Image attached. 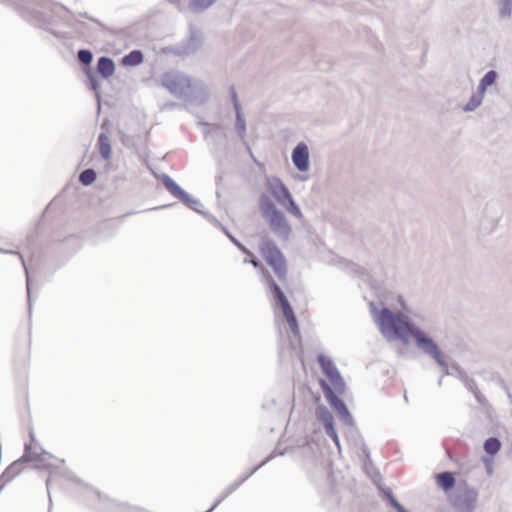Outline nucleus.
<instances>
[{"label": "nucleus", "instance_id": "nucleus-1", "mask_svg": "<svg viewBox=\"0 0 512 512\" xmlns=\"http://www.w3.org/2000/svg\"><path fill=\"white\" fill-rule=\"evenodd\" d=\"M398 302L403 311L393 312L388 307H383L379 312L375 313L374 319L381 334L388 341L401 340L405 345L409 344L410 338H413L418 349L434 359L445 370V373L448 374L447 363L442 356L438 344L415 325L410 315L416 317V314L406 308L402 296H399Z\"/></svg>", "mask_w": 512, "mask_h": 512}, {"label": "nucleus", "instance_id": "nucleus-2", "mask_svg": "<svg viewBox=\"0 0 512 512\" xmlns=\"http://www.w3.org/2000/svg\"><path fill=\"white\" fill-rule=\"evenodd\" d=\"M160 83L175 97L193 104L201 105L209 98V90L204 83L195 81L179 71L163 73Z\"/></svg>", "mask_w": 512, "mask_h": 512}, {"label": "nucleus", "instance_id": "nucleus-3", "mask_svg": "<svg viewBox=\"0 0 512 512\" xmlns=\"http://www.w3.org/2000/svg\"><path fill=\"white\" fill-rule=\"evenodd\" d=\"M259 209L274 235L283 241L289 240L292 233L291 225L283 212L264 193L259 196Z\"/></svg>", "mask_w": 512, "mask_h": 512}, {"label": "nucleus", "instance_id": "nucleus-4", "mask_svg": "<svg viewBox=\"0 0 512 512\" xmlns=\"http://www.w3.org/2000/svg\"><path fill=\"white\" fill-rule=\"evenodd\" d=\"M320 386L326 401L335 410L343 424L349 427L354 426L355 422L347 404L339 397L341 394L324 380L321 381Z\"/></svg>", "mask_w": 512, "mask_h": 512}, {"label": "nucleus", "instance_id": "nucleus-5", "mask_svg": "<svg viewBox=\"0 0 512 512\" xmlns=\"http://www.w3.org/2000/svg\"><path fill=\"white\" fill-rule=\"evenodd\" d=\"M45 455L51 456L46 451H43L41 454L33 453L31 443H26L24 446L23 455L12 464H10L3 472L1 480H3L4 486L21 473V467L24 463L32 461L43 462Z\"/></svg>", "mask_w": 512, "mask_h": 512}, {"label": "nucleus", "instance_id": "nucleus-6", "mask_svg": "<svg viewBox=\"0 0 512 512\" xmlns=\"http://www.w3.org/2000/svg\"><path fill=\"white\" fill-rule=\"evenodd\" d=\"M161 181L167 191L175 198L179 199L184 205L198 214L204 213L203 205L199 199L193 198L188 192L182 189L168 174L161 175Z\"/></svg>", "mask_w": 512, "mask_h": 512}, {"label": "nucleus", "instance_id": "nucleus-7", "mask_svg": "<svg viewBox=\"0 0 512 512\" xmlns=\"http://www.w3.org/2000/svg\"><path fill=\"white\" fill-rule=\"evenodd\" d=\"M317 362L322 373L329 379L331 387L336 389L338 393L343 394L346 389V383L332 358L325 354H318Z\"/></svg>", "mask_w": 512, "mask_h": 512}, {"label": "nucleus", "instance_id": "nucleus-8", "mask_svg": "<svg viewBox=\"0 0 512 512\" xmlns=\"http://www.w3.org/2000/svg\"><path fill=\"white\" fill-rule=\"evenodd\" d=\"M263 281L267 291L272 297V304L275 310L278 308L281 309L282 315H284V313L286 312L293 310V307L290 301L288 300L287 296L285 295L284 291L276 283V281L268 271H266V273H263Z\"/></svg>", "mask_w": 512, "mask_h": 512}, {"label": "nucleus", "instance_id": "nucleus-9", "mask_svg": "<svg viewBox=\"0 0 512 512\" xmlns=\"http://www.w3.org/2000/svg\"><path fill=\"white\" fill-rule=\"evenodd\" d=\"M477 499L478 491L465 485L462 490L457 491L452 504L456 512H474Z\"/></svg>", "mask_w": 512, "mask_h": 512}, {"label": "nucleus", "instance_id": "nucleus-10", "mask_svg": "<svg viewBox=\"0 0 512 512\" xmlns=\"http://www.w3.org/2000/svg\"><path fill=\"white\" fill-rule=\"evenodd\" d=\"M267 190L281 206L293 197L288 187L278 177L267 179Z\"/></svg>", "mask_w": 512, "mask_h": 512}, {"label": "nucleus", "instance_id": "nucleus-11", "mask_svg": "<svg viewBox=\"0 0 512 512\" xmlns=\"http://www.w3.org/2000/svg\"><path fill=\"white\" fill-rule=\"evenodd\" d=\"M291 159L298 171H308L310 168V154L307 144L299 142L292 150Z\"/></svg>", "mask_w": 512, "mask_h": 512}, {"label": "nucleus", "instance_id": "nucleus-12", "mask_svg": "<svg viewBox=\"0 0 512 512\" xmlns=\"http://www.w3.org/2000/svg\"><path fill=\"white\" fill-rule=\"evenodd\" d=\"M83 488L85 489V493L94 495L99 502L98 509L103 512H113L114 508H120L124 509L125 505L122 503H119L113 499H110L108 496L103 495L100 491L95 490L91 487H88L87 485H83Z\"/></svg>", "mask_w": 512, "mask_h": 512}, {"label": "nucleus", "instance_id": "nucleus-13", "mask_svg": "<svg viewBox=\"0 0 512 512\" xmlns=\"http://www.w3.org/2000/svg\"><path fill=\"white\" fill-rule=\"evenodd\" d=\"M259 248L266 262H270V260L278 258L283 254L275 241L269 238H263L260 242Z\"/></svg>", "mask_w": 512, "mask_h": 512}, {"label": "nucleus", "instance_id": "nucleus-14", "mask_svg": "<svg viewBox=\"0 0 512 512\" xmlns=\"http://www.w3.org/2000/svg\"><path fill=\"white\" fill-rule=\"evenodd\" d=\"M97 72L107 79L115 72V63L112 58L108 56H101L97 60Z\"/></svg>", "mask_w": 512, "mask_h": 512}, {"label": "nucleus", "instance_id": "nucleus-15", "mask_svg": "<svg viewBox=\"0 0 512 512\" xmlns=\"http://www.w3.org/2000/svg\"><path fill=\"white\" fill-rule=\"evenodd\" d=\"M316 418L322 422L324 430L334 427V417L331 411L323 404H319L315 408Z\"/></svg>", "mask_w": 512, "mask_h": 512}, {"label": "nucleus", "instance_id": "nucleus-16", "mask_svg": "<svg viewBox=\"0 0 512 512\" xmlns=\"http://www.w3.org/2000/svg\"><path fill=\"white\" fill-rule=\"evenodd\" d=\"M0 252L5 253V254L18 255L21 260V263L26 272V290H27V296H28V312H29V316H31V314H32L31 279L29 276L28 268L26 266L24 257L22 256V254H20L19 252L15 251V250H7V249L0 248Z\"/></svg>", "mask_w": 512, "mask_h": 512}, {"label": "nucleus", "instance_id": "nucleus-17", "mask_svg": "<svg viewBox=\"0 0 512 512\" xmlns=\"http://www.w3.org/2000/svg\"><path fill=\"white\" fill-rule=\"evenodd\" d=\"M275 272L277 278L280 281H285L287 278V265L284 255L282 254L278 258H274L270 260V262H266Z\"/></svg>", "mask_w": 512, "mask_h": 512}, {"label": "nucleus", "instance_id": "nucleus-18", "mask_svg": "<svg viewBox=\"0 0 512 512\" xmlns=\"http://www.w3.org/2000/svg\"><path fill=\"white\" fill-rule=\"evenodd\" d=\"M97 148L103 160L111 157V141L106 133H100L97 140Z\"/></svg>", "mask_w": 512, "mask_h": 512}, {"label": "nucleus", "instance_id": "nucleus-19", "mask_svg": "<svg viewBox=\"0 0 512 512\" xmlns=\"http://www.w3.org/2000/svg\"><path fill=\"white\" fill-rule=\"evenodd\" d=\"M455 476L450 471H444L437 475V485L445 492L451 490L455 486Z\"/></svg>", "mask_w": 512, "mask_h": 512}, {"label": "nucleus", "instance_id": "nucleus-20", "mask_svg": "<svg viewBox=\"0 0 512 512\" xmlns=\"http://www.w3.org/2000/svg\"><path fill=\"white\" fill-rule=\"evenodd\" d=\"M144 60V55L141 50L134 49L124 55L121 59V62L124 66L135 67L140 65Z\"/></svg>", "mask_w": 512, "mask_h": 512}, {"label": "nucleus", "instance_id": "nucleus-21", "mask_svg": "<svg viewBox=\"0 0 512 512\" xmlns=\"http://www.w3.org/2000/svg\"><path fill=\"white\" fill-rule=\"evenodd\" d=\"M85 75L87 77V86L94 91L96 98L100 99V83L98 81V78L95 74V72L92 70L91 67L85 68Z\"/></svg>", "mask_w": 512, "mask_h": 512}, {"label": "nucleus", "instance_id": "nucleus-22", "mask_svg": "<svg viewBox=\"0 0 512 512\" xmlns=\"http://www.w3.org/2000/svg\"><path fill=\"white\" fill-rule=\"evenodd\" d=\"M483 449L486 456L494 457L501 449V442L497 437H489L484 441Z\"/></svg>", "mask_w": 512, "mask_h": 512}, {"label": "nucleus", "instance_id": "nucleus-23", "mask_svg": "<svg viewBox=\"0 0 512 512\" xmlns=\"http://www.w3.org/2000/svg\"><path fill=\"white\" fill-rule=\"evenodd\" d=\"M383 496L396 512H409L394 496L391 488L383 489Z\"/></svg>", "mask_w": 512, "mask_h": 512}, {"label": "nucleus", "instance_id": "nucleus-24", "mask_svg": "<svg viewBox=\"0 0 512 512\" xmlns=\"http://www.w3.org/2000/svg\"><path fill=\"white\" fill-rule=\"evenodd\" d=\"M202 40L197 32H192L187 45L184 47L183 53L188 55L197 51L201 46Z\"/></svg>", "mask_w": 512, "mask_h": 512}, {"label": "nucleus", "instance_id": "nucleus-25", "mask_svg": "<svg viewBox=\"0 0 512 512\" xmlns=\"http://www.w3.org/2000/svg\"><path fill=\"white\" fill-rule=\"evenodd\" d=\"M97 179V173L93 168H87L80 172L79 182L83 186L92 185Z\"/></svg>", "mask_w": 512, "mask_h": 512}, {"label": "nucleus", "instance_id": "nucleus-26", "mask_svg": "<svg viewBox=\"0 0 512 512\" xmlns=\"http://www.w3.org/2000/svg\"><path fill=\"white\" fill-rule=\"evenodd\" d=\"M217 0H190L189 7L195 13H201L211 7Z\"/></svg>", "mask_w": 512, "mask_h": 512}, {"label": "nucleus", "instance_id": "nucleus-27", "mask_svg": "<svg viewBox=\"0 0 512 512\" xmlns=\"http://www.w3.org/2000/svg\"><path fill=\"white\" fill-rule=\"evenodd\" d=\"M283 317L285 318L287 324L289 325L292 334L294 336H299L300 328L294 310L284 313Z\"/></svg>", "mask_w": 512, "mask_h": 512}, {"label": "nucleus", "instance_id": "nucleus-28", "mask_svg": "<svg viewBox=\"0 0 512 512\" xmlns=\"http://www.w3.org/2000/svg\"><path fill=\"white\" fill-rule=\"evenodd\" d=\"M236 114V121H235V130L238 134V136L241 139H244L246 136V121L242 114L241 109L235 110Z\"/></svg>", "mask_w": 512, "mask_h": 512}, {"label": "nucleus", "instance_id": "nucleus-29", "mask_svg": "<svg viewBox=\"0 0 512 512\" xmlns=\"http://www.w3.org/2000/svg\"><path fill=\"white\" fill-rule=\"evenodd\" d=\"M239 487V483L233 482L229 486H227L219 497L212 504V509H216L222 501H224L230 494H232Z\"/></svg>", "mask_w": 512, "mask_h": 512}, {"label": "nucleus", "instance_id": "nucleus-30", "mask_svg": "<svg viewBox=\"0 0 512 512\" xmlns=\"http://www.w3.org/2000/svg\"><path fill=\"white\" fill-rule=\"evenodd\" d=\"M282 207L288 213H290L291 215H293L294 217H296L298 219H301L303 217L302 211H301L300 207L297 205V203L295 202L293 197L289 201L284 203V205H282Z\"/></svg>", "mask_w": 512, "mask_h": 512}, {"label": "nucleus", "instance_id": "nucleus-31", "mask_svg": "<svg viewBox=\"0 0 512 512\" xmlns=\"http://www.w3.org/2000/svg\"><path fill=\"white\" fill-rule=\"evenodd\" d=\"M483 98L473 93L469 98L468 102L463 106L464 112H473L475 111L482 103Z\"/></svg>", "mask_w": 512, "mask_h": 512}, {"label": "nucleus", "instance_id": "nucleus-32", "mask_svg": "<svg viewBox=\"0 0 512 512\" xmlns=\"http://www.w3.org/2000/svg\"><path fill=\"white\" fill-rule=\"evenodd\" d=\"M274 456L270 455L263 461H261L257 466L253 467L249 472H247L246 475L241 477L240 479L236 480L235 483H239V486L242 485L246 480H248L252 475H254L260 468L265 466L268 462H270L273 459Z\"/></svg>", "mask_w": 512, "mask_h": 512}, {"label": "nucleus", "instance_id": "nucleus-33", "mask_svg": "<svg viewBox=\"0 0 512 512\" xmlns=\"http://www.w3.org/2000/svg\"><path fill=\"white\" fill-rule=\"evenodd\" d=\"M78 61L87 67H91L93 61V53L88 49H80L77 52Z\"/></svg>", "mask_w": 512, "mask_h": 512}, {"label": "nucleus", "instance_id": "nucleus-34", "mask_svg": "<svg viewBox=\"0 0 512 512\" xmlns=\"http://www.w3.org/2000/svg\"><path fill=\"white\" fill-rule=\"evenodd\" d=\"M512 12V0H501L499 5L500 17L506 19L510 17Z\"/></svg>", "mask_w": 512, "mask_h": 512}, {"label": "nucleus", "instance_id": "nucleus-35", "mask_svg": "<svg viewBox=\"0 0 512 512\" xmlns=\"http://www.w3.org/2000/svg\"><path fill=\"white\" fill-rule=\"evenodd\" d=\"M497 78H498L497 71L489 70L481 77V80L484 81L488 86H492L496 83Z\"/></svg>", "mask_w": 512, "mask_h": 512}, {"label": "nucleus", "instance_id": "nucleus-36", "mask_svg": "<svg viewBox=\"0 0 512 512\" xmlns=\"http://www.w3.org/2000/svg\"><path fill=\"white\" fill-rule=\"evenodd\" d=\"M325 433L328 437H330L333 441V443L336 445L337 449L339 452H341V444H340V439H339V435L336 431V428L335 426L334 427H331L329 429H326L325 430Z\"/></svg>", "mask_w": 512, "mask_h": 512}, {"label": "nucleus", "instance_id": "nucleus-37", "mask_svg": "<svg viewBox=\"0 0 512 512\" xmlns=\"http://www.w3.org/2000/svg\"><path fill=\"white\" fill-rule=\"evenodd\" d=\"M461 378L463 379L464 381V384H465V387L472 393L474 394L477 390H478V385L476 383L475 380H473L472 378H469L467 375H464L463 377L461 376Z\"/></svg>", "mask_w": 512, "mask_h": 512}, {"label": "nucleus", "instance_id": "nucleus-38", "mask_svg": "<svg viewBox=\"0 0 512 512\" xmlns=\"http://www.w3.org/2000/svg\"><path fill=\"white\" fill-rule=\"evenodd\" d=\"M230 96H231V101H232L234 110L241 109V105L239 103L237 92H236L234 85L230 86Z\"/></svg>", "mask_w": 512, "mask_h": 512}, {"label": "nucleus", "instance_id": "nucleus-39", "mask_svg": "<svg viewBox=\"0 0 512 512\" xmlns=\"http://www.w3.org/2000/svg\"><path fill=\"white\" fill-rule=\"evenodd\" d=\"M494 457L491 456H483L482 461L485 464L486 472L488 475L493 473L492 461Z\"/></svg>", "mask_w": 512, "mask_h": 512}, {"label": "nucleus", "instance_id": "nucleus-40", "mask_svg": "<svg viewBox=\"0 0 512 512\" xmlns=\"http://www.w3.org/2000/svg\"><path fill=\"white\" fill-rule=\"evenodd\" d=\"M488 85L482 81L481 79L479 80V84H478V87H477V90L474 92L476 93L477 95H479L480 97L484 98L485 96V93L488 89Z\"/></svg>", "mask_w": 512, "mask_h": 512}, {"label": "nucleus", "instance_id": "nucleus-41", "mask_svg": "<svg viewBox=\"0 0 512 512\" xmlns=\"http://www.w3.org/2000/svg\"><path fill=\"white\" fill-rule=\"evenodd\" d=\"M488 85L482 81L481 79L479 80V84H478V87H477V90L474 92L476 93L477 95H479L480 97L484 98L485 96V93L488 89Z\"/></svg>", "mask_w": 512, "mask_h": 512}, {"label": "nucleus", "instance_id": "nucleus-42", "mask_svg": "<svg viewBox=\"0 0 512 512\" xmlns=\"http://www.w3.org/2000/svg\"><path fill=\"white\" fill-rule=\"evenodd\" d=\"M201 215L206 217L211 223H213L220 229H221V226H224L222 223L219 222V220L214 215H212L211 213H209L207 211H204V213H202Z\"/></svg>", "mask_w": 512, "mask_h": 512}, {"label": "nucleus", "instance_id": "nucleus-43", "mask_svg": "<svg viewBox=\"0 0 512 512\" xmlns=\"http://www.w3.org/2000/svg\"><path fill=\"white\" fill-rule=\"evenodd\" d=\"M221 230L223 231V233L228 237V239L233 243V245L235 246V244L239 241L237 238H235L231 233L230 231L227 229V227L225 226H221Z\"/></svg>", "mask_w": 512, "mask_h": 512}, {"label": "nucleus", "instance_id": "nucleus-44", "mask_svg": "<svg viewBox=\"0 0 512 512\" xmlns=\"http://www.w3.org/2000/svg\"><path fill=\"white\" fill-rule=\"evenodd\" d=\"M235 247H237L244 254H247V255L251 254V251L246 246H244L240 241H238L235 244Z\"/></svg>", "mask_w": 512, "mask_h": 512}, {"label": "nucleus", "instance_id": "nucleus-45", "mask_svg": "<svg viewBox=\"0 0 512 512\" xmlns=\"http://www.w3.org/2000/svg\"><path fill=\"white\" fill-rule=\"evenodd\" d=\"M235 247H237L244 254H247V255L251 254V251L246 246H244L240 241H238L235 244Z\"/></svg>", "mask_w": 512, "mask_h": 512}, {"label": "nucleus", "instance_id": "nucleus-46", "mask_svg": "<svg viewBox=\"0 0 512 512\" xmlns=\"http://www.w3.org/2000/svg\"><path fill=\"white\" fill-rule=\"evenodd\" d=\"M244 263H250V264H252L255 268H258V267H260V265H261L260 261H259L257 258H255V257H253V258H251V259L245 258V259H244Z\"/></svg>", "mask_w": 512, "mask_h": 512}, {"label": "nucleus", "instance_id": "nucleus-47", "mask_svg": "<svg viewBox=\"0 0 512 512\" xmlns=\"http://www.w3.org/2000/svg\"><path fill=\"white\" fill-rule=\"evenodd\" d=\"M475 399L482 405L485 404L486 400H485V397L481 394V392L479 391V389L473 394Z\"/></svg>", "mask_w": 512, "mask_h": 512}, {"label": "nucleus", "instance_id": "nucleus-48", "mask_svg": "<svg viewBox=\"0 0 512 512\" xmlns=\"http://www.w3.org/2000/svg\"><path fill=\"white\" fill-rule=\"evenodd\" d=\"M79 16H80V17L87 18V19H89V20H91V21H93V22H95V23H97V24H100L99 20L94 19V18H92V17L88 16L87 12L79 13Z\"/></svg>", "mask_w": 512, "mask_h": 512}, {"label": "nucleus", "instance_id": "nucleus-49", "mask_svg": "<svg viewBox=\"0 0 512 512\" xmlns=\"http://www.w3.org/2000/svg\"><path fill=\"white\" fill-rule=\"evenodd\" d=\"M46 487L49 495V500L51 501V494H50V479L48 478L46 481Z\"/></svg>", "mask_w": 512, "mask_h": 512}, {"label": "nucleus", "instance_id": "nucleus-50", "mask_svg": "<svg viewBox=\"0 0 512 512\" xmlns=\"http://www.w3.org/2000/svg\"><path fill=\"white\" fill-rule=\"evenodd\" d=\"M166 106H167V107H170V108H174V107H178V106H179V104H178V103H176V102H171V103H167V104H166Z\"/></svg>", "mask_w": 512, "mask_h": 512}, {"label": "nucleus", "instance_id": "nucleus-51", "mask_svg": "<svg viewBox=\"0 0 512 512\" xmlns=\"http://www.w3.org/2000/svg\"><path fill=\"white\" fill-rule=\"evenodd\" d=\"M29 436H30L31 441H34V440H35V434H34L33 429H31V430H30V432H29Z\"/></svg>", "mask_w": 512, "mask_h": 512}, {"label": "nucleus", "instance_id": "nucleus-52", "mask_svg": "<svg viewBox=\"0 0 512 512\" xmlns=\"http://www.w3.org/2000/svg\"><path fill=\"white\" fill-rule=\"evenodd\" d=\"M169 206L170 205H162V206H159V207L151 208L150 210L164 209V208L169 207Z\"/></svg>", "mask_w": 512, "mask_h": 512}, {"label": "nucleus", "instance_id": "nucleus-53", "mask_svg": "<svg viewBox=\"0 0 512 512\" xmlns=\"http://www.w3.org/2000/svg\"><path fill=\"white\" fill-rule=\"evenodd\" d=\"M363 451H364L367 455H369V450H368V448H367L365 445H363Z\"/></svg>", "mask_w": 512, "mask_h": 512}, {"label": "nucleus", "instance_id": "nucleus-54", "mask_svg": "<svg viewBox=\"0 0 512 512\" xmlns=\"http://www.w3.org/2000/svg\"><path fill=\"white\" fill-rule=\"evenodd\" d=\"M404 400H405L406 403H408V397H407L406 392L404 393Z\"/></svg>", "mask_w": 512, "mask_h": 512}, {"label": "nucleus", "instance_id": "nucleus-55", "mask_svg": "<svg viewBox=\"0 0 512 512\" xmlns=\"http://www.w3.org/2000/svg\"><path fill=\"white\" fill-rule=\"evenodd\" d=\"M214 509H212V506L205 512H212Z\"/></svg>", "mask_w": 512, "mask_h": 512}, {"label": "nucleus", "instance_id": "nucleus-56", "mask_svg": "<svg viewBox=\"0 0 512 512\" xmlns=\"http://www.w3.org/2000/svg\"><path fill=\"white\" fill-rule=\"evenodd\" d=\"M438 384H439V385H441V384H442V378H440V379H439Z\"/></svg>", "mask_w": 512, "mask_h": 512}, {"label": "nucleus", "instance_id": "nucleus-57", "mask_svg": "<svg viewBox=\"0 0 512 512\" xmlns=\"http://www.w3.org/2000/svg\"><path fill=\"white\" fill-rule=\"evenodd\" d=\"M410 512V511H409Z\"/></svg>", "mask_w": 512, "mask_h": 512}]
</instances>
